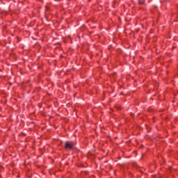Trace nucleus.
<instances>
[{
    "instance_id": "nucleus-2",
    "label": "nucleus",
    "mask_w": 178,
    "mask_h": 178,
    "mask_svg": "<svg viewBox=\"0 0 178 178\" xmlns=\"http://www.w3.org/2000/svg\"><path fill=\"white\" fill-rule=\"evenodd\" d=\"M140 5H143V3H145V0H138Z\"/></svg>"
},
{
    "instance_id": "nucleus-1",
    "label": "nucleus",
    "mask_w": 178,
    "mask_h": 178,
    "mask_svg": "<svg viewBox=\"0 0 178 178\" xmlns=\"http://www.w3.org/2000/svg\"><path fill=\"white\" fill-rule=\"evenodd\" d=\"M65 147L67 149H72L73 148V143L70 142H66Z\"/></svg>"
}]
</instances>
